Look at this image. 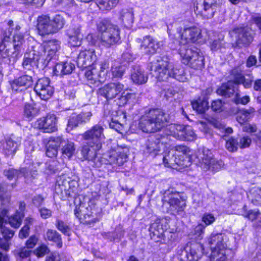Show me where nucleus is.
<instances>
[{"instance_id": "49", "label": "nucleus", "mask_w": 261, "mask_h": 261, "mask_svg": "<svg viewBox=\"0 0 261 261\" xmlns=\"http://www.w3.org/2000/svg\"><path fill=\"white\" fill-rule=\"evenodd\" d=\"M183 133V138H181V140L192 141L196 139V135L191 127L185 126Z\"/></svg>"}, {"instance_id": "55", "label": "nucleus", "mask_w": 261, "mask_h": 261, "mask_svg": "<svg viewBox=\"0 0 261 261\" xmlns=\"http://www.w3.org/2000/svg\"><path fill=\"white\" fill-rule=\"evenodd\" d=\"M226 149L230 152L236 151L239 146V143L234 138L231 137L226 141Z\"/></svg>"}, {"instance_id": "21", "label": "nucleus", "mask_w": 261, "mask_h": 261, "mask_svg": "<svg viewBox=\"0 0 261 261\" xmlns=\"http://www.w3.org/2000/svg\"><path fill=\"white\" fill-rule=\"evenodd\" d=\"M96 60V56L93 49L82 50L77 58V65L79 68H85L92 65Z\"/></svg>"}, {"instance_id": "33", "label": "nucleus", "mask_w": 261, "mask_h": 261, "mask_svg": "<svg viewBox=\"0 0 261 261\" xmlns=\"http://www.w3.org/2000/svg\"><path fill=\"white\" fill-rule=\"evenodd\" d=\"M232 251L228 248L212 250L210 261H227Z\"/></svg>"}, {"instance_id": "2", "label": "nucleus", "mask_w": 261, "mask_h": 261, "mask_svg": "<svg viewBox=\"0 0 261 261\" xmlns=\"http://www.w3.org/2000/svg\"><path fill=\"white\" fill-rule=\"evenodd\" d=\"M97 29L100 33L99 40L102 46L109 48L120 40V28L109 20L100 21L97 24Z\"/></svg>"}, {"instance_id": "26", "label": "nucleus", "mask_w": 261, "mask_h": 261, "mask_svg": "<svg viewBox=\"0 0 261 261\" xmlns=\"http://www.w3.org/2000/svg\"><path fill=\"white\" fill-rule=\"evenodd\" d=\"M100 149H96L95 147L91 145H85L82 147L81 153L83 158L93 162V166L99 167L101 165L100 158L97 156V152Z\"/></svg>"}, {"instance_id": "16", "label": "nucleus", "mask_w": 261, "mask_h": 261, "mask_svg": "<svg viewBox=\"0 0 261 261\" xmlns=\"http://www.w3.org/2000/svg\"><path fill=\"white\" fill-rule=\"evenodd\" d=\"M93 210L89 203L88 204L82 203L79 207L76 206L74 215L79 219L81 222L91 224L98 221L97 218H93Z\"/></svg>"}, {"instance_id": "48", "label": "nucleus", "mask_w": 261, "mask_h": 261, "mask_svg": "<svg viewBox=\"0 0 261 261\" xmlns=\"http://www.w3.org/2000/svg\"><path fill=\"white\" fill-rule=\"evenodd\" d=\"M194 110L200 113H203L208 109V103L205 100H199L192 102Z\"/></svg>"}, {"instance_id": "41", "label": "nucleus", "mask_w": 261, "mask_h": 261, "mask_svg": "<svg viewBox=\"0 0 261 261\" xmlns=\"http://www.w3.org/2000/svg\"><path fill=\"white\" fill-rule=\"evenodd\" d=\"M4 174L9 179L13 178L18 177L20 176H24L27 180H29L28 173L25 168L21 169L20 171H18L13 169L6 170L4 171Z\"/></svg>"}, {"instance_id": "11", "label": "nucleus", "mask_w": 261, "mask_h": 261, "mask_svg": "<svg viewBox=\"0 0 261 261\" xmlns=\"http://www.w3.org/2000/svg\"><path fill=\"white\" fill-rule=\"evenodd\" d=\"M220 7L219 0H203L202 4H197L194 11L203 18L210 19Z\"/></svg>"}, {"instance_id": "31", "label": "nucleus", "mask_w": 261, "mask_h": 261, "mask_svg": "<svg viewBox=\"0 0 261 261\" xmlns=\"http://www.w3.org/2000/svg\"><path fill=\"white\" fill-rule=\"evenodd\" d=\"M126 115L122 112H120L118 115L112 118L110 123V127L116 132L122 134L124 125L126 122Z\"/></svg>"}, {"instance_id": "30", "label": "nucleus", "mask_w": 261, "mask_h": 261, "mask_svg": "<svg viewBox=\"0 0 261 261\" xmlns=\"http://www.w3.org/2000/svg\"><path fill=\"white\" fill-rule=\"evenodd\" d=\"M131 79L134 83L140 85L147 82L148 76L139 66L135 65L131 70Z\"/></svg>"}, {"instance_id": "40", "label": "nucleus", "mask_w": 261, "mask_h": 261, "mask_svg": "<svg viewBox=\"0 0 261 261\" xmlns=\"http://www.w3.org/2000/svg\"><path fill=\"white\" fill-rule=\"evenodd\" d=\"M170 77H172L181 82H185L188 81L184 69L182 68L174 67L173 65L172 68H171V75Z\"/></svg>"}, {"instance_id": "1", "label": "nucleus", "mask_w": 261, "mask_h": 261, "mask_svg": "<svg viewBox=\"0 0 261 261\" xmlns=\"http://www.w3.org/2000/svg\"><path fill=\"white\" fill-rule=\"evenodd\" d=\"M167 122L166 114L159 109H154L141 116L139 127L144 133H155L163 128Z\"/></svg>"}, {"instance_id": "25", "label": "nucleus", "mask_w": 261, "mask_h": 261, "mask_svg": "<svg viewBox=\"0 0 261 261\" xmlns=\"http://www.w3.org/2000/svg\"><path fill=\"white\" fill-rule=\"evenodd\" d=\"M21 141V139L19 137L12 136L7 138L3 144L4 153L7 156H13L20 146Z\"/></svg>"}, {"instance_id": "64", "label": "nucleus", "mask_w": 261, "mask_h": 261, "mask_svg": "<svg viewBox=\"0 0 261 261\" xmlns=\"http://www.w3.org/2000/svg\"><path fill=\"white\" fill-rule=\"evenodd\" d=\"M58 153V149L53 147V146H49L48 143L46 145V154L49 158H53L56 156Z\"/></svg>"}, {"instance_id": "52", "label": "nucleus", "mask_w": 261, "mask_h": 261, "mask_svg": "<svg viewBox=\"0 0 261 261\" xmlns=\"http://www.w3.org/2000/svg\"><path fill=\"white\" fill-rule=\"evenodd\" d=\"M210 46L211 50L213 51H218L219 50L221 51L222 48L226 47V43L223 39H219L218 40H214L211 43Z\"/></svg>"}, {"instance_id": "57", "label": "nucleus", "mask_w": 261, "mask_h": 261, "mask_svg": "<svg viewBox=\"0 0 261 261\" xmlns=\"http://www.w3.org/2000/svg\"><path fill=\"white\" fill-rule=\"evenodd\" d=\"M68 36H82L81 34V27L80 25H75L70 27L67 31Z\"/></svg>"}, {"instance_id": "56", "label": "nucleus", "mask_w": 261, "mask_h": 261, "mask_svg": "<svg viewBox=\"0 0 261 261\" xmlns=\"http://www.w3.org/2000/svg\"><path fill=\"white\" fill-rule=\"evenodd\" d=\"M109 66V63L107 61L102 62L100 64V68L98 70V72L99 75H100V77L102 79V82L104 81L106 78Z\"/></svg>"}, {"instance_id": "37", "label": "nucleus", "mask_w": 261, "mask_h": 261, "mask_svg": "<svg viewBox=\"0 0 261 261\" xmlns=\"http://www.w3.org/2000/svg\"><path fill=\"white\" fill-rule=\"evenodd\" d=\"M44 239L45 240L56 243L57 247L59 248H61L62 247L63 243L61 236L55 230L47 229L44 234Z\"/></svg>"}, {"instance_id": "29", "label": "nucleus", "mask_w": 261, "mask_h": 261, "mask_svg": "<svg viewBox=\"0 0 261 261\" xmlns=\"http://www.w3.org/2000/svg\"><path fill=\"white\" fill-rule=\"evenodd\" d=\"M75 69V65L71 62H61L57 64L54 69L55 74L63 76L71 74Z\"/></svg>"}, {"instance_id": "60", "label": "nucleus", "mask_w": 261, "mask_h": 261, "mask_svg": "<svg viewBox=\"0 0 261 261\" xmlns=\"http://www.w3.org/2000/svg\"><path fill=\"white\" fill-rule=\"evenodd\" d=\"M83 36H68L69 38V43L71 46L75 47L81 45V40L82 39Z\"/></svg>"}, {"instance_id": "54", "label": "nucleus", "mask_w": 261, "mask_h": 261, "mask_svg": "<svg viewBox=\"0 0 261 261\" xmlns=\"http://www.w3.org/2000/svg\"><path fill=\"white\" fill-rule=\"evenodd\" d=\"M65 140L63 139L62 137H51L49 138L47 143L49 144V146L51 145L53 147L58 149L60 145H63L65 142Z\"/></svg>"}, {"instance_id": "13", "label": "nucleus", "mask_w": 261, "mask_h": 261, "mask_svg": "<svg viewBox=\"0 0 261 261\" xmlns=\"http://www.w3.org/2000/svg\"><path fill=\"white\" fill-rule=\"evenodd\" d=\"M162 200L163 204L169 205L170 210L172 211H181L186 206L185 202L178 193L169 190L165 192Z\"/></svg>"}, {"instance_id": "51", "label": "nucleus", "mask_w": 261, "mask_h": 261, "mask_svg": "<svg viewBox=\"0 0 261 261\" xmlns=\"http://www.w3.org/2000/svg\"><path fill=\"white\" fill-rule=\"evenodd\" d=\"M133 94L123 91L120 96L116 100L117 104L120 106H123L126 105L128 100L131 98Z\"/></svg>"}, {"instance_id": "44", "label": "nucleus", "mask_w": 261, "mask_h": 261, "mask_svg": "<svg viewBox=\"0 0 261 261\" xmlns=\"http://www.w3.org/2000/svg\"><path fill=\"white\" fill-rule=\"evenodd\" d=\"M39 110L35 106V105L27 103L24 107V116L29 119H31L37 116L39 114Z\"/></svg>"}, {"instance_id": "28", "label": "nucleus", "mask_w": 261, "mask_h": 261, "mask_svg": "<svg viewBox=\"0 0 261 261\" xmlns=\"http://www.w3.org/2000/svg\"><path fill=\"white\" fill-rule=\"evenodd\" d=\"M24 42L23 36L22 35L16 34L14 35L13 44H12L14 51L12 52V55H11L13 63L17 61L21 49H24Z\"/></svg>"}, {"instance_id": "10", "label": "nucleus", "mask_w": 261, "mask_h": 261, "mask_svg": "<svg viewBox=\"0 0 261 261\" xmlns=\"http://www.w3.org/2000/svg\"><path fill=\"white\" fill-rule=\"evenodd\" d=\"M170 138L163 134H158L150 137L146 142V151L151 156H155L166 147Z\"/></svg>"}, {"instance_id": "4", "label": "nucleus", "mask_w": 261, "mask_h": 261, "mask_svg": "<svg viewBox=\"0 0 261 261\" xmlns=\"http://www.w3.org/2000/svg\"><path fill=\"white\" fill-rule=\"evenodd\" d=\"M37 21V29L41 35L56 33L65 23L64 18L61 15H56L52 18L47 15H42L38 17Z\"/></svg>"}, {"instance_id": "36", "label": "nucleus", "mask_w": 261, "mask_h": 261, "mask_svg": "<svg viewBox=\"0 0 261 261\" xmlns=\"http://www.w3.org/2000/svg\"><path fill=\"white\" fill-rule=\"evenodd\" d=\"M185 126L180 124H171L169 125L167 131H169V133H166L165 136H168L169 138V136H172L174 138L180 140L181 138H183V132L185 128Z\"/></svg>"}, {"instance_id": "12", "label": "nucleus", "mask_w": 261, "mask_h": 261, "mask_svg": "<svg viewBox=\"0 0 261 261\" xmlns=\"http://www.w3.org/2000/svg\"><path fill=\"white\" fill-rule=\"evenodd\" d=\"M203 249V245L200 243H191L181 250L179 258L181 261H197L202 254Z\"/></svg>"}, {"instance_id": "61", "label": "nucleus", "mask_w": 261, "mask_h": 261, "mask_svg": "<svg viewBox=\"0 0 261 261\" xmlns=\"http://www.w3.org/2000/svg\"><path fill=\"white\" fill-rule=\"evenodd\" d=\"M202 221L205 223V225H209L215 221V218L211 214L205 213L202 217Z\"/></svg>"}, {"instance_id": "42", "label": "nucleus", "mask_w": 261, "mask_h": 261, "mask_svg": "<svg viewBox=\"0 0 261 261\" xmlns=\"http://www.w3.org/2000/svg\"><path fill=\"white\" fill-rule=\"evenodd\" d=\"M58 186L56 187V191L57 193H59V189L61 190V194L62 195V198L64 199H66L67 198L71 197L73 196L69 189H66V185L69 184L68 181H62L61 180L58 181Z\"/></svg>"}, {"instance_id": "17", "label": "nucleus", "mask_w": 261, "mask_h": 261, "mask_svg": "<svg viewBox=\"0 0 261 261\" xmlns=\"http://www.w3.org/2000/svg\"><path fill=\"white\" fill-rule=\"evenodd\" d=\"M34 91L42 100L48 99L54 93V89L50 85L48 78L44 77L39 79L34 87Z\"/></svg>"}, {"instance_id": "14", "label": "nucleus", "mask_w": 261, "mask_h": 261, "mask_svg": "<svg viewBox=\"0 0 261 261\" xmlns=\"http://www.w3.org/2000/svg\"><path fill=\"white\" fill-rule=\"evenodd\" d=\"M180 36V47L186 46V45L195 43L201 38V30L196 26L186 27L181 32Z\"/></svg>"}, {"instance_id": "20", "label": "nucleus", "mask_w": 261, "mask_h": 261, "mask_svg": "<svg viewBox=\"0 0 261 261\" xmlns=\"http://www.w3.org/2000/svg\"><path fill=\"white\" fill-rule=\"evenodd\" d=\"M44 59L45 58L41 57L39 51L33 49L24 54L22 65L24 69L30 70L33 67L37 66V63L40 61L45 64Z\"/></svg>"}, {"instance_id": "19", "label": "nucleus", "mask_w": 261, "mask_h": 261, "mask_svg": "<svg viewBox=\"0 0 261 261\" xmlns=\"http://www.w3.org/2000/svg\"><path fill=\"white\" fill-rule=\"evenodd\" d=\"M35 126L44 133L54 132L57 130V118L54 114H48L45 117L38 119L35 122Z\"/></svg>"}, {"instance_id": "3", "label": "nucleus", "mask_w": 261, "mask_h": 261, "mask_svg": "<svg viewBox=\"0 0 261 261\" xmlns=\"http://www.w3.org/2000/svg\"><path fill=\"white\" fill-rule=\"evenodd\" d=\"M189 149L186 146L178 145L166 153L163 158L164 165L167 167L175 168L179 166H187L189 161L188 153Z\"/></svg>"}, {"instance_id": "23", "label": "nucleus", "mask_w": 261, "mask_h": 261, "mask_svg": "<svg viewBox=\"0 0 261 261\" xmlns=\"http://www.w3.org/2000/svg\"><path fill=\"white\" fill-rule=\"evenodd\" d=\"M231 35L234 36L238 44H249L253 40V36L250 28H240L234 29Z\"/></svg>"}, {"instance_id": "27", "label": "nucleus", "mask_w": 261, "mask_h": 261, "mask_svg": "<svg viewBox=\"0 0 261 261\" xmlns=\"http://www.w3.org/2000/svg\"><path fill=\"white\" fill-rule=\"evenodd\" d=\"M33 79L31 76L24 75L15 79L11 83V88L15 91H21L32 85Z\"/></svg>"}, {"instance_id": "58", "label": "nucleus", "mask_w": 261, "mask_h": 261, "mask_svg": "<svg viewBox=\"0 0 261 261\" xmlns=\"http://www.w3.org/2000/svg\"><path fill=\"white\" fill-rule=\"evenodd\" d=\"M245 218L253 221L261 217V214L258 211L255 210H250L244 215Z\"/></svg>"}, {"instance_id": "22", "label": "nucleus", "mask_w": 261, "mask_h": 261, "mask_svg": "<svg viewBox=\"0 0 261 261\" xmlns=\"http://www.w3.org/2000/svg\"><path fill=\"white\" fill-rule=\"evenodd\" d=\"M60 45L59 41L53 40L45 43L40 47L39 51L41 57L45 58L44 62L48 63L51 60L53 56L60 48Z\"/></svg>"}, {"instance_id": "15", "label": "nucleus", "mask_w": 261, "mask_h": 261, "mask_svg": "<svg viewBox=\"0 0 261 261\" xmlns=\"http://www.w3.org/2000/svg\"><path fill=\"white\" fill-rule=\"evenodd\" d=\"M124 89V85L120 82L110 83L99 88L97 94L110 100L115 98Z\"/></svg>"}, {"instance_id": "32", "label": "nucleus", "mask_w": 261, "mask_h": 261, "mask_svg": "<svg viewBox=\"0 0 261 261\" xmlns=\"http://www.w3.org/2000/svg\"><path fill=\"white\" fill-rule=\"evenodd\" d=\"M166 221L165 220L158 219L152 223L149 228V231L153 236H156L158 238L162 237L167 229V226L165 225Z\"/></svg>"}, {"instance_id": "7", "label": "nucleus", "mask_w": 261, "mask_h": 261, "mask_svg": "<svg viewBox=\"0 0 261 261\" xmlns=\"http://www.w3.org/2000/svg\"><path fill=\"white\" fill-rule=\"evenodd\" d=\"M252 79L251 77L246 79L242 74H237L233 81H228L223 84L217 91L218 94L230 97L236 92L239 84H242L246 88H250L251 86Z\"/></svg>"}, {"instance_id": "24", "label": "nucleus", "mask_w": 261, "mask_h": 261, "mask_svg": "<svg viewBox=\"0 0 261 261\" xmlns=\"http://www.w3.org/2000/svg\"><path fill=\"white\" fill-rule=\"evenodd\" d=\"M228 238L223 233H212L207 239V242L212 250L221 249L228 248L227 243Z\"/></svg>"}, {"instance_id": "8", "label": "nucleus", "mask_w": 261, "mask_h": 261, "mask_svg": "<svg viewBox=\"0 0 261 261\" xmlns=\"http://www.w3.org/2000/svg\"><path fill=\"white\" fill-rule=\"evenodd\" d=\"M179 54L184 64L189 65L195 69H201L204 66V57L197 51V49L187 48V46L180 47Z\"/></svg>"}, {"instance_id": "62", "label": "nucleus", "mask_w": 261, "mask_h": 261, "mask_svg": "<svg viewBox=\"0 0 261 261\" xmlns=\"http://www.w3.org/2000/svg\"><path fill=\"white\" fill-rule=\"evenodd\" d=\"M239 146L241 148L248 147L251 143V139L249 137H243L240 139Z\"/></svg>"}, {"instance_id": "53", "label": "nucleus", "mask_w": 261, "mask_h": 261, "mask_svg": "<svg viewBox=\"0 0 261 261\" xmlns=\"http://www.w3.org/2000/svg\"><path fill=\"white\" fill-rule=\"evenodd\" d=\"M125 67L120 65H115L112 67V74L115 77H121L125 71Z\"/></svg>"}, {"instance_id": "50", "label": "nucleus", "mask_w": 261, "mask_h": 261, "mask_svg": "<svg viewBox=\"0 0 261 261\" xmlns=\"http://www.w3.org/2000/svg\"><path fill=\"white\" fill-rule=\"evenodd\" d=\"M80 118V117H79L78 115L72 114L68 120L67 129L71 130L73 128L82 124Z\"/></svg>"}, {"instance_id": "46", "label": "nucleus", "mask_w": 261, "mask_h": 261, "mask_svg": "<svg viewBox=\"0 0 261 261\" xmlns=\"http://www.w3.org/2000/svg\"><path fill=\"white\" fill-rule=\"evenodd\" d=\"M57 228L64 234L69 236L71 234V228L69 225L63 221L57 219L55 224Z\"/></svg>"}, {"instance_id": "5", "label": "nucleus", "mask_w": 261, "mask_h": 261, "mask_svg": "<svg viewBox=\"0 0 261 261\" xmlns=\"http://www.w3.org/2000/svg\"><path fill=\"white\" fill-rule=\"evenodd\" d=\"M129 149L126 146L118 145L115 149L104 153L99 161L101 163L121 166L127 161Z\"/></svg>"}, {"instance_id": "34", "label": "nucleus", "mask_w": 261, "mask_h": 261, "mask_svg": "<svg viewBox=\"0 0 261 261\" xmlns=\"http://www.w3.org/2000/svg\"><path fill=\"white\" fill-rule=\"evenodd\" d=\"M14 51L12 44L9 40V38L5 37L0 44V54L3 58L10 57V61L12 62L11 55Z\"/></svg>"}, {"instance_id": "6", "label": "nucleus", "mask_w": 261, "mask_h": 261, "mask_svg": "<svg viewBox=\"0 0 261 261\" xmlns=\"http://www.w3.org/2000/svg\"><path fill=\"white\" fill-rule=\"evenodd\" d=\"M172 64L167 58L157 57L155 60L151 63V74L159 81H166L171 75Z\"/></svg>"}, {"instance_id": "63", "label": "nucleus", "mask_w": 261, "mask_h": 261, "mask_svg": "<svg viewBox=\"0 0 261 261\" xmlns=\"http://www.w3.org/2000/svg\"><path fill=\"white\" fill-rule=\"evenodd\" d=\"M251 196L253 201L261 204V189H256L252 191L251 193Z\"/></svg>"}, {"instance_id": "45", "label": "nucleus", "mask_w": 261, "mask_h": 261, "mask_svg": "<svg viewBox=\"0 0 261 261\" xmlns=\"http://www.w3.org/2000/svg\"><path fill=\"white\" fill-rule=\"evenodd\" d=\"M118 0H96V4L100 9L109 10L115 7Z\"/></svg>"}, {"instance_id": "18", "label": "nucleus", "mask_w": 261, "mask_h": 261, "mask_svg": "<svg viewBox=\"0 0 261 261\" xmlns=\"http://www.w3.org/2000/svg\"><path fill=\"white\" fill-rule=\"evenodd\" d=\"M137 41L141 43L140 49L145 54H153L163 45L161 41L155 40L150 35H146L143 39L138 38Z\"/></svg>"}, {"instance_id": "47", "label": "nucleus", "mask_w": 261, "mask_h": 261, "mask_svg": "<svg viewBox=\"0 0 261 261\" xmlns=\"http://www.w3.org/2000/svg\"><path fill=\"white\" fill-rule=\"evenodd\" d=\"M23 217V213L17 212L14 216L9 218V223L12 227L18 228L20 225Z\"/></svg>"}, {"instance_id": "38", "label": "nucleus", "mask_w": 261, "mask_h": 261, "mask_svg": "<svg viewBox=\"0 0 261 261\" xmlns=\"http://www.w3.org/2000/svg\"><path fill=\"white\" fill-rule=\"evenodd\" d=\"M75 147L74 143L65 140L62 145V153L64 158L70 159L74 153Z\"/></svg>"}, {"instance_id": "9", "label": "nucleus", "mask_w": 261, "mask_h": 261, "mask_svg": "<svg viewBox=\"0 0 261 261\" xmlns=\"http://www.w3.org/2000/svg\"><path fill=\"white\" fill-rule=\"evenodd\" d=\"M103 130L101 125L96 124L83 134V138L87 141L88 145L95 147L96 149H100L105 139Z\"/></svg>"}, {"instance_id": "59", "label": "nucleus", "mask_w": 261, "mask_h": 261, "mask_svg": "<svg viewBox=\"0 0 261 261\" xmlns=\"http://www.w3.org/2000/svg\"><path fill=\"white\" fill-rule=\"evenodd\" d=\"M49 252L48 247L45 245H42L40 247H38L34 253L38 257H43L45 254Z\"/></svg>"}, {"instance_id": "43", "label": "nucleus", "mask_w": 261, "mask_h": 261, "mask_svg": "<svg viewBox=\"0 0 261 261\" xmlns=\"http://www.w3.org/2000/svg\"><path fill=\"white\" fill-rule=\"evenodd\" d=\"M100 76L98 72V69L96 68H93L85 72V76L90 84H96L97 82H102Z\"/></svg>"}, {"instance_id": "35", "label": "nucleus", "mask_w": 261, "mask_h": 261, "mask_svg": "<svg viewBox=\"0 0 261 261\" xmlns=\"http://www.w3.org/2000/svg\"><path fill=\"white\" fill-rule=\"evenodd\" d=\"M199 160L200 161V166L201 168L205 170H210L211 168V163L213 162L214 158L212 152L208 149H203L202 153L200 155Z\"/></svg>"}, {"instance_id": "39", "label": "nucleus", "mask_w": 261, "mask_h": 261, "mask_svg": "<svg viewBox=\"0 0 261 261\" xmlns=\"http://www.w3.org/2000/svg\"><path fill=\"white\" fill-rule=\"evenodd\" d=\"M134 18V12L131 9L122 10L120 12V19L124 25L132 24Z\"/></svg>"}]
</instances>
